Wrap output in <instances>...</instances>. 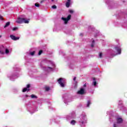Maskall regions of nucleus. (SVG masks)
Wrapping results in <instances>:
<instances>
[{"instance_id": "1", "label": "nucleus", "mask_w": 127, "mask_h": 127, "mask_svg": "<svg viewBox=\"0 0 127 127\" xmlns=\"http://www.w3.org/2000/svg\"><path fill=\"white\" fill-rule=\"evenodd\" d=\"M16 22H17V23H19L20 24H21L22 23H29V19L26 20L25 18L18 17Z\"/></svg>"}, {"instance_id": "2", "label": "nucleus", "mask_w": 127, "mask_h": 127, "mask_svg": "<svg viewBox=\"0 0 127 127\" xmlns=\"http://www.w3.org/2000/svg\"><path fill=\"white\" fill-rule=\"evenodd\" d=\"M62 20H64V21L65 24H67L68 23V21L71 19V14H69L67 18H64V17H62Z\"/></svg>"}, {"instance_id": "3", "label": "nucleus", "mask_w": 127, "mask_h": 127, "mask_svg": "<svg viewBox=\"0 0 127 127\" xmlns=\"http://www.w3.org/2000/svg\"><path fill=\"white\" fill-rule=\"evenodd\" d=\"M62 80H63V78H60L58 80V82L59 83V84H60V85H61V86L64 88V87H65V85H64V83H63L62 82Z\"/></svg>"}, {"instance_id": "4", "label": "nucleus", "mask_w": 127, "mask_h": 127, "mask_svg": "<svg viewBox=\"0 0 127 127\" xmlns=\"http://www.w3.org/2000/svg\"><path fill=\"white\" fill-rule=\"evenodd\" d=\"M10 37L12 40H14V41H16V40H18V39H19L20 38L19 37H15V36L13 35H10Z\"/></svg>"}, {"instance_id": "5", "label": "nucleus", "mask_w": 127, "mask_h": 127, "mask_svg": "<svg viewBox=\"0 0 127 127\" xmlns=\"http://www.w3.org/2000/svg\"><path fill=\"white\" fill-rule=\"evenodd\" d=\"M115 49L118 52V54H122V49L120 47H115Z\"/></svg>"}, {"instance_id": "6", "label": "nucleus", "mask_w": 127, "mask_h": 127, "mask_svg": "<svg viewBox=\"0 0 127 127\" xmlns=\"http://www.w3.org/2000/svg\"><path fill=\"white\" fill-rule=\"evenodd\" d=\"M79 95H84L85 94V90L83 88H81L80 90L77 92Z\"/></svg>"}, {"instance_id": "7", "label": "nucleus", "mask_w": 127, "mask_h": 127, "mask_svg": "<svg viewBox=\"0 0 127 127\" xmlns=\"http://www.w3.org/2000/svg\"><path fill=\"white\" fill-rule=\"evenodd\" d=\"M117 124H122V123H123V119L122 118H117Z\"/></svg>"}, {"instance_id": "8", "label": "nucleus", "mask_w": 127, "mask_h": 127, "mask_svg": "<svg viewBox=\"0 0 127 127\" xmlns=\"http://www.w3.org/2000/svg\"><path fill=\"white\" fill-rule=\"evenodd\" d=\"M93 82L92 84L93 86H97V81H96V78L93 77Z\"/></svg>"}, {"instance_id": "9", "label": "nucleus", "mask_w": 127, "mask_h": 127, "mask_svg": "<svg viewBox=\"0 0 127 127\" xmlns=\"http://www.w3.org/2000/svg\"><path fill=\"white\" fill-rule=\"evenodd\" d=\"M9 25H10V22H6L5 25L4 26V28H6V27H8Z\"/></svg>"}, {"instance_id": "10", "label": "nucleus", "mask_w": 127, "mask_h": 127, "mask_svg": "<svg viewBox=\"0 0 127 127\" xmlns=\"http://www.w3.org/2000/svg\"><path fill=\"white\" fill-rule=\"evenodd\" d=\"M75 124H76V121L75 120H72L70 122V125H72V126H75Z\"/></svg>"}, {"instance_id": "11", "label": "nucleus", "mask_w": 127, "mask_h": 127, "mask_svg": "<svg viewBox=\"0 0 127 127\" xmlns=\"http://www.w3.org/2000/svg\"><path fill=\"white\" fill-rule=\"evenodd\" d=\"M31 97L32 98V99H37V96H36L34 94H32L31 95Z\"/></svg>"}, {"instance_id": "12", "label": "nucleus", "mask_w": 127, "mask_h": 127, "mask_svg": "<svg viewBox=\"0 0 127 127\" xmlns=\"http://www.w3.org/2000/svg\"><path fill=\"white\" fill-rule=\"evenodd\" d=\"M29 89H27V88H24L23 90H22V92L23 93H25V92H26V91H29Z\"/></svg>"}, {"instance_id": "13", "label": "nucleus", "mask_w": 127, "mask_h": 127, "mask_svg": "<svg viewBox=\"0 0 127 127\" xmlns=\"http://www.w3.org/2000/svg\"><path fill=\"white\" fill-rule=\"evenodd\" d=\"M70 2H66V3H65V6L67 7H69L70 6Z\"/></svg>"}, {"instance_id": "14", "label": "nucleus", "mask_w": 127, "mask_h": 127, "mask_svg": "<svg viewBox=\"0 0 127 127\" xmlns=\"http://www.w3.org/2000/svg\"><path fill=\"white\" fill-rule=\"evenodd\" d=\"M91 105V101H87V107H90V105Z\"/></svg>"}, {"instance_id": "15", "label": "nucleus", "mask_w": 127, "mask_h": 127, "mask_svg": "<svg viewBox=\"0 0 127 127\" xmlns=\"http://www.w3.org/2000/svg\"><path fill=\"white\" fill-rule=\"evenodd\" d=\"M5 53L6 54H8L9 53V50H8L7 49H6L5 50Z\"/></svg>"}, {"instance_id": "16", "label": "nucleus", "mask_w": 127, "mask_h": 127, "mask_svg": "<svg viewBox=\"0 0 127 127\" xmlns=\"http://www.w3.org/2000/svg\"><path fill=\"white\" fill-rule=\"evenodd\" d=\"M43 52V51L42 50H40L39 51V53H38V55L40 56L41 55V54H42V53Z\"/></svg>"}, {"instance_id": "17", "label": "nucleus", "mask_w": 127, "mask_h": 127, "mask_svg": "<svg viewBox=\"0 0 127 127\" xmlns=\"http://www.w3.org/2000/svg\"><path fill=\"white\" fill-rule=\"evenodd\" d=\"M52 8H53L54 9H56V8H57V6H56V5H54L52 6Z\"/></svg>"}, {"instance_id": "18", "label": "nucleus", "mask_w": 127, "mask_h": 127, "mask_svg": "<svg viewBox=\"0 0 127 127\" xmlns=\"http://www.w3.org/2000/svg\"><path fill=\"white\" fill-rule=\"evenodd\" d=\"M45 90H46V91H49V90H50V88L49 87H46Z\"/></svg>"}, {"instance_id": "19", "label": "nucleus", "mask_w": 127, "mask_h": 127, "mask_svg": "<svg viewBox=\"0 0 127 127\" xmlns=\"http://www.w3.org/2000/svg\"><path fill=\"white\" fill-rule=\"evenodd\" d=\"M34 54H35V51H33V52L30 53V55H31L32 56H33V55H34Z\"/></svg>"}, {"instance_id": "20", "label": "nucleus", "mask_w": 127, "mask_h": 127, "mask_svg": "<svg viewBox=\"0 0 127 127\" xmlns=\"http://www.w3.org/2000/svg\"><path fill=\"white\" fill-rule=\"evenodd\" d=\"M17 29V27H15L12 28V30L13 31H15V30H16Z\"/></svg>"}, {"instance_id": "21", "label": "nucleus", "mask_w": 127, "mask_h": 127, "mask_svg": "<svg viewBox=\"0 0 127 127\" xmlns=\"http://www.w3.org/2000/svg\"><path fill=\"white\" fill-rule=\"evenodd\" d=\"M35 6H37V7H39V6H40L39 4H38V3H35Z\"/></svg>"}, {"instance_id": "22", "label": "nucleus", "mask_w": 127, "mask_h": 127, "mask_svg": "<svg viewBox=\"0 0 127 127\" xmlns=\"http://www.w3.org/2000/svg\"><path fill=\"white\" fill-rule=\"evenodd\" d=\"M68 11L70 13H73L74 12V11H73V10H71V9L69 10Z\"/></svg>"}, {"instance_id": "23", "label": "nucleus", "mask_w": 127, "mask_h": 127, "mask_svg": "<svg viewBox=\"0 0 127 127\" xmlns=\"http://www.w3.org/2000/svg\"><path fill=\"white\" fill-rule=\"evenodd\" d=\"M0 20H3V17L0 15Z\"/></svg>"}, {"instance_id": "24", "label": "nucleus", "mask_w": 127, "mask_h": 127, "mask_svg": "<svg viewBox=\"0 0 127 127\" xmlns=\"http://www.w3.org/2000/svg\"><path fill=\"white\" fill-rule=\"evenodd\" d=\"M102 56H103V54H102V53H100L99 54V57H100V58H102Z\"/></svg>"}, {"instance_id": "25", "label": "nucleus", "mask_w": 127, "mask_h": 127, "mask_svg": "<svg viewBox=\"0 0 127 127\" xmlns=\"http://www.w3.org/2000/svg\"><path fill=\"white\" fill-rule=\"evenodd\" d=\"M26 88L27 89H29V88H30V84H27Z\"/></svg>"}, {"instance_id": "26", "label": "nucleus", "mask_w": 127, "mask_h": 127, "mask_svg": "<svg viewBox=\"0 0 127 127\" xmlns=\"http://www.w3.org/2000/svg\"><path fill=\"white\" fill-rule=\"evenodd\" d=\"M77 78V77H74V78H73V81H76V79Z\"/></svg>"}, {"instance_id": "27", "label": "nucleus", "mask_w": 127, "mask_h": 127, "mask_svg": "<svg viewBox=\"0 0 127 127\" xmlns=\"http://www.w3.org/2000/svg\"><path fill=\"white\" fill-rule=\"evenodd\" d=\"M87 86V84L86 83H85L84 85H83V87H86Z\"/></svg>"}, {"instance_id": "28", "label": "nucleus", "mask_w": 127, "mask_h": 127, "mask_svg": "<svg viewBox=\"0 0 127 127\" xmlns=\"http://www.w3.org/2000/svg\"><path fill=\"white\" fill-rule=\"evenodd\" d=\"M92 44H95V40H93L92 41Z\"/></svg>"}, {"instance_id": "29", "label": "nucleus", "mask_w": 127, "mask_h": 127, "mask_svg": "<svg viewBox=\"0 0 127 127\" xmlns=\"http://www.w3.org/2000/svg\"><path fill=\"white\" fill-rule=\"evenodd\" d=\"M67 2H71V0H67Z\"/></svg>"}, {"instance_id": "30", "label": "nucleus", "mask_w": 127, "mask_h": 127, "mask_svg": "<svg viewBox=\"0 0 127 127\" xmlns=\"http://www.w3.org/2000/svg\"><path fill=\"white\" fill-rule=\"evenodd\" d=\"M94 44H91V47H94Z\"/></svg>"}, {"instance_id": "31", "label": "nucleus", "mask_w": 127, "mask_h": 127, "mask_svg": "<svg viewBox=\"0 0 127 127\" xmlns=\"http://www.w3.org/2000/svg\"><path fill=\"white\" fill-rule=\"evenodd\" d=\"M48 68L49 69H51V70H52V69H53L52 67H48Z\"/></svg>"}, {"instance_id": "32", "label": "nucleus", "mask_w": 127, "mask_h": 127, "mask_svg": "<svg viewBox=\"0 0 127 127\" xmlns=\"http://www.w3.org/2000/svg\"><path fill=\"white\" fill-rule=\"evenodd\" d=\"M80 36H83V34L82 33H80L79 35Z\"/></svg>"}, {"instance_id": "33", "label": "nucleus", "mask_w": 127, "mask_h": 127, "mask_svg": "<svg viewBox=\"0 0 127 127\" xmlns=\"http://www.w3.org/2000/svg\"><path fill=\"white\" fill-rule=\"evenodd\" d=\"M44 1V0H41V1H40V3H42V2H43Z\"/></svg>"}, {"instance_id": "34", "label": "nucleus", "mask_w": 127, "mask_h": 127, "mask_svg": "<svg viewBox=\"0 0 127 127\" xmlns=\"http://www.w3.org/2000/svg\"><path fill=\"white\" fill-rule=\"evenodd\" d=\"M86 118V115H83V119H85Z\"/></svg>"}, {"instance_id": "35", "label": "nucleus", "mask_w": 127, "mask_h": 127, "mask_svg": "<svg viewBox=\"0 0 127 127\" xmlns=\"http://www.w3.org/2000/svg\"><path fill=\"white\" fill-rule=\"evenodd\" d=\"M0 53H1V54H3V53L0 51Z\"/></svg>"}, {"instance_id": "36", "label": "nucleus", "mask_w": 127, "mask_h": 127, "mask_svg": "<svg viewBox=\"0 0 127 127\" xmlns=\"http://www.w3.org/2000/svg\"><path fill=\"white\" fill-rule=\"evenodd\" d=\"M80 123H81V124H82V125L84 124V122H83V121L80 122Z\"/></svg>"}, {"instance_id": "37", "label": "nucleus", "mask_w": 127, "mask_h": 127, "mask_svg": "<svg viewBox=\"0 0 127 127\" xmlns=\"http://www.w3.org/2000/svg\"><path fill=\"white\" fill-rule=\"evenodd\" d=\"M114 127H117V126H116V124H114Z\"/></svg>"}, {"instance_id": "38", "label": "nucleus", "mask_w": 127, "mask_h": 127, "mask_svg": "<svg viewBox=\"0 0 127 127\" xmlns=\"http://www.w3.org/2000/svg\"><path fill=\"white\" fill-rule=\"evenodd\" d=\"M2 36L0 35V38H1Z\"/></svg>"}, {"instance_id": "39", "label": "nucleus", "mask_w": 127, "mask_h": 127, "mask_svg": "<svg viewBox=\"0 0 127 127\" xmlns=\"http://www.w3.org/2000/svg\"><path fill=\"white\" fill-rule=\"evenodd\" d=\"M26 97H28V95H26Z\"/></svg>"}, {"instance_id": "40", "label": "nucleus", "mask_w": 127, "mask_h": 127, "mask_svg": "<svg viewBox=\"0 0 127 127\" xmlns=\"http://www.w3.org/2000/svg\"><path fill=\"white\" fill-rule=\"evenodd\" d=\"M52 1H54V0H52Z\"/></svg>"}, {"instance_id": "41", "label": "nucleus", "mask_w": 127, "mask_h": 127, "mask_svg": "<svg viewBox=\"0 0 127 127\" xmlns=\"http://www.w3.org/2000/svg\"><path fill=\"white\" fill-rule=\"evenodd\" d=\"M56 1H57H57H58V0H56Z\"/></svg>"}]
</instances>
